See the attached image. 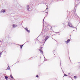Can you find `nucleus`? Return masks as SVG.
<instances>
[{
	"label": "nucleus",
	"mask_w": 80,
	"mask_h": 80,
	"mask_svg": "<svg viewBox=\"0 0 80 80\" xmlns=\"http://www.w3.org/2000/svg\"><path fill=\"white\" fill-rule=\"evenodd\" d=\"M27 7H28H28H29V5H28L27 6Z\"/></svg>",
	"instance_id": "aec40b11"
},
{
	"label": "nucleus",
	"mask_w": 80,
	"mask_h": 80,
	"mask_svg": "<svg viewBox=\"0 0 80 80\" xmlns=\"http://www.w3.org/2000/svg\"><path fill=\"white\" fill-rule=\"evenodd\" d=\"M67 75L66 74H64V77H67Z\"/></svg>",
	"instance_id": "dca6fc26"
},
{
	"label": "nucleus",
	"mask_w": 80,
	"mask_h": 80,
	"mask_svg": "<svg viewBox=\"0 0 80 80\" xmlns=\"http://www.w3.org/2000/svg\"><path fill=\"white\" fill-rule=\"evenodd\" d=\"M8 70H9L10 69V67H9V66H8V67L7 68Z\"/></svg>",
	"instance_id": "2eb2a0df"
},
{
	"label": "nucleus",
	"mask_w": 80,
	"mask_h": 80,
	"mask_svg": "<svg viewBox=\"0 0 80 80\" xmlns=\"http://www.w3.org/2000/svg\"><path fill=\"white\" fill-rule=\"evenodd\" d=\"M74 78H75V79H76V78H77V77L76 76H74Z\"/></svg>",
	"instance_id": "4468645a"
},
{
	"label": "nucleus",
	"mask_w": 80,
	"mask_h": 80,
	"mask_svg": "<svg viewBox=\"0 0 80 80\" xmlns=\"http://www.w3.org/2000/svg\"><path fill=\"white\" fill-rule=\"evenodd\" d=\"M23 45H20V48H22V47H23Z\"/></svg>",
	"instance_id": "6e6552de"
},
{
	"label": "nucleus",
	"mask_w": 80,
	"mask_h": 80,
	"mask_svg": "<svg viewBox=\"0 0 80 80\" xmlns=\"http://www.w3.org/2000/svg\"><path fill=\"white\" fill-rule=\"evenodd\" d=\"M25 30H26V31L28 32V33H30V31H29V30H28V28H25Z\"/></svg>",
	"instance_id": "20e7f679"
},
{
	"label": "nucleus",
	"mask_w": 80,
	"mask_h": 80,
	"mask_svg": "<svg viewBox=\"0 0 80 80\" xmlns=\"http://www.w3.org/2000/svg\"><path fill=\"white\" fill-rule=\"evenodd\" d=\"M47 15H48V13H47Z\"/></svg>",
	"instance_id": "393cba45"
},
{
	"label": "nucleus",
	"mask_w": 80,
	"mask_h": 80,
	"mask_svg": "<svg viewBox=\"0 0 80 80\" xmlns=\"http://www.w3.org/2000/svg\"><path fill=\"white\" fill-rule=\"evenodd\" d=\"M70 40L68 39L67 41H65V42L67 43H67H69V42H70Z\"/></svg>",
	"instance_id": "7ed1b4c3"
},
{
	"label": "nucleus",
	"mask_w": 80,
	"mask_h": 80,
	"mask_svg": "<svg viewBox=\"0 0 80 80\" xmlns=\"http://www.w3.org/2000/svg\"><path fill=\"white\" fill-rule=\"evenodd\" d=\"M36 77H37L38 78V75H37L36 76Z\"/></svg>",
	"instance_id": "6ab92c4d"
},
{
	"label": "nucleus",
	"mask_w": 80,
	"mask_h": 80,
	"mask_svg": "<svg viewBox=\"0 0 80 80\" xmlns=\"http://www.w3.org/2000/svg\"><path fill=\"white\" fill-rule=\"evenodd\" d=\"M48 9V7H47L46 10H47Z\"/></svg>",
	"instance_id": "4be33fe9"
},
{
	"label": "nucleus",
	"mask_w": 80,
	"mask_h": 80,
	"mask_svg": "<svg viewBox=\"0 0 80 80\" xmlns=\"http://www.w3.org/2000/svg\"><path fill=\"white\" fill-rule=\"evenodd\" d=\"M59 33V32H57V33Z\"/></svg>",
	"instance_id": "5701e85b"
},
{
	"label": "nucleus",
	"mask_w": 80,
	"mask_h": 80,
	"mask_svg": "<svg viewBox=\"0 0 80 80\" xmlns=\"http://www.w3.org/2000/svg\"><path fill=\"white\" fill-rule=\"evenodd\" d=\"M2 52H1L0 53V57H1L2 55Z\"/></svg>",
	"instance_id": "f8f14e48"
},
{
	"label": "nucleus",
	"mask_w": 80,
	"mask_h": 80,
	"mask_svg": "<svg viewBox=\"0 0 80 80\" xmlns=\"http://www.w3.org/2000/svg\"><path fill=\"white\" fill-rule=\"evenodd\" d=\"M49 38V37H48V36L46 37L44 39L45 42H46V41H47V40H48V39Z\"/></svg>",
	"instance_id": "f257e3e1"
},
{
	"label": "nucleus",
	"mask_w": 80,
	"mask_h": 80,
	"mask_svg": "<svg viewBox=\"0 0 80 80\" xmlns=\"http://www.w3.org/2000/svg\"><path fill=\"white\" fill-rule=\"evenodd\" d=\"M17 25H16L15 24H13V28H15V27H17Z\"/></svg>",
	"instance_id": "39448f33"
},
{
	"label": "nucleus",
	"mask_w": 80,
	"mask_h": 80,
	"mask_svg": "<svg viewBox=\"0 0 80 80\" xmlns=\"http://www.w3.org/2000/svg\"><path fill=\"white\" fill-rule=\"evenodd\" d=\"M77 3V2H76V4L77 5H78V3Z\"/></svg>",
	"instance_id": "f3484780"
},
{
	"label": "nucleus",
	"mask_w": 80,
	"mask_h": 80,
	"mask_svg": "<svg viewBox=\"0 0 80 80\" xmlns=\"http://www.w3.org/2000/svg\"><path fill=\"white\" fill-rule=\"evenodd\" d=\"M40 51L41 53H42V54H43V51H42V50H41V51Z\"/></svg>",
	"instance_id": "9d476101"
},
{
	"label": "nucleus",
	"mask_w": 80,
	"mask_h": 80,
	"mask_svg": "<svg viewBox=\"0 0 80 80\" xmlns=\"http://www.w3.org/2000/svg\"><path fill=\"white\" fill-rule=\"evenodd\" d=\"M1 12H2L3 13H5V10L3 9H2L1 11Z\"/></svg>",
	"instance_id": "0eeeda50"
},
{
	"label": "nucleus",
	"mask_w": 80,
	"mask_h": 80,
	"mask_svg": "<svg viewBox=\"0 0 80 80\" xmlns=\"http://www.w3.org/2000/svg\"><path fill=\"white\" fill-rule=\"evenodd\" d=\"M73 28H74L75 29H77V28H76V27H73Z\"/></svg>",
	"instance_id": "a211bd4d"
},
{
	"label": "nucleus",
	"mask_w": 80,
	"mask_h": 80,
	"mask_svg": "<svg viewBox=\"0 0 80 80\" xmlns=\"http://www.w3.org/2000/svg\"><path fill=\"white\" fill-rule=\"evenodd\" d=\"M45 17L43 19V21H44V19H45Z\"/></svg>",
	"instance_id": "412c9836"
},
{
	"label": "nucleus",
	"mask_w": 80,
	"mask_h": 80,
	"mask_svg": "<svg viewBox=\"0 0 80 80\" xmlns=\"http://www.w3.org/2000/svg\"><path fill=\"white\" fill-rule=\"evenodd\" d=\"M10 77H11V78H13V76H12V75L11 74L10 76Z\"/></svg>",
	"instance_id": "ddd939ff"
},
{
	"label": "nucleus",
	"mask_w": 80,
	"mask_h": 80,
	"mask_svg": "<svg viewBox=\"0 0 80 80\" xmlns=\"http://www.w3.org/2000/svg\"><path fill=\"white\" fill-rule=\"evenodd\" d=\"M27 42H26V43H27Z\"/></svg>",
	"instance_id": "a878e982"
},
{
	"label": "nucleus",
	"mask_w": 80,
	"mask_h": 80,
	"mask_svg": "<svg viewBox=\"0 0 80 80\" xmlns=\"http://www.w3.org/2000/svg\"><path fill=\"white\" fill-rule=\"evenodd\" d=\"M68 25L69 27H72L73 28V25H72V24L71 23L68 22Z\"/></svg>",
	"instance_id": "f03ea898"
},
{
	"label": "nucleus",
	"mask_w": 80,
	"mask_h": 80,
	"mask_svg": "<svg viewBox=\"0 0 80 80\" xmlns=\"http://www.w3.org/2000/svg\"><path fill=\"white\" fill-rule=\"evenodd\" d=\"M47 13V12H46V13Z\"/></svg>",
	"instance_id": "b1692460"
},
{
	"label": "nucleus",
	"mask_w": 80,
	"mask_h": 80,
	"mask_svg": "<svg viewBox=\"0 0 80 80\" xmlns=\"http://www.w3.org/2000/svg\"><path fill=\"white\" fill-rule=\"evenodd\" d=\"M27 10L29 12V11H30V10H31V8H28Z\"/></svg>",
	"instance_id": "423d86ee"
},
{
	"label": "nucleus",
	"mask_w": 80,
	"mask_h": 80,
	"mask_svg": "<svg viewBox=\"0 0 80 80\" xmlns=\"http://www.w3.org/2000/svg\"><path fill=\"white\" fill-rule=\"evenodd\" d=\"M5 78L6 80H7V79L8 78V77L7 76H5Z\"/></svg>",
	"instance_id": "9b49d317"
},
{
	"label": "nucleus",
	"mask_w": 80,
	"mask_h": 80,
	"mask_svg": "<svg viewBox=\"0 0 80 80\" xmlns=\"http://www.w3.org/2000/svg\"><path fill=\"white\" fill-rule=\"evenodd\" d=\"M42 50V47L41 46L39 49V51H41Z\"/></svg>",
	"instance_id": "1a4fd4ad"
}]
</instances>
